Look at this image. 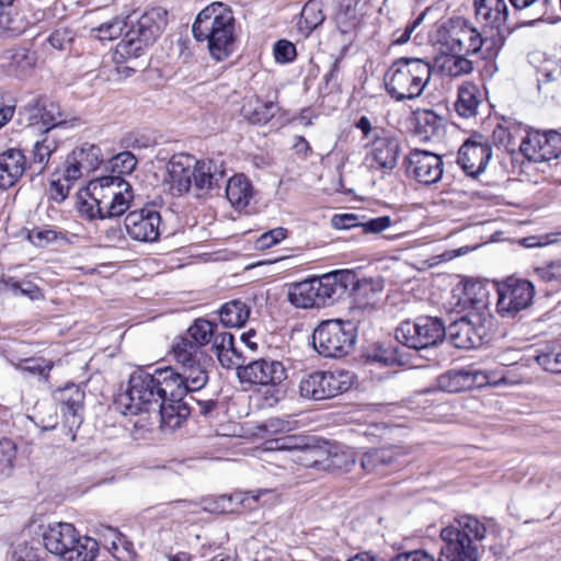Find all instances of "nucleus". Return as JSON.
Returning <instances> with one entry per match:
<instances>
[{
	"label": "nucleus",
	"mask_w": 561,
	"mask_h": 561,
	"mask_svg": "<svg viewBox=\"0 0 561 561\" xmlns=\"http://www.w3.org/2000/svg\"><path fill=\"white\" fill-rule=\"evenodd\" d=\"M390 561H435L434 557L422 549L396 554Z\"/></svg>",
	"instance_id": "nucleus-61"
},
{
	"label": "nucleus",
	"mask_w": 561,
	"mask_h": 561,
	"mask_svg": "<svg viewBox=\"0 0 561 561\" xmlns=\"http://www.w3.org/2000/svg\"><path fill=\"white\" fill-rule=\"evenodd\" d=\"M167 10L161 7L151 8L145 11L138 18L136 24H133L125 33L116 45L114 53V61L117 65L118 73L129 77L135 72L133 66H124L123 64L140 57L145 49L160 36L167 25Z\"/></svg>",
	"instance_id": "nucleus-4"
},
{
	"label": "nucleus",
	"mask_w": 561,
	"mask_h": 561,
	"mask_svg": "<svg viewBox=\"0 0 561 561\" xmlns=\"http://www.w3.org/2000/svg\"><path fill=\"white\" fill-rule=\"evenodd\" d=\"M44 547L64 561H92L99 552V543L88 536H80L72 524L54 523L43 533Z\"/></svg>",
	"instance_id": "nucleus-7"
},
{
	"label": "nucleus",
	"mask_w": 561,
	"mask_h": 561,
	"mask_svg": "<svg viewBox=\"0 0 561 561\" xmlns=\"http://www.w3.org/2000/svg\"><path fill=\"white\" fill-rule=\"evenodd\" d=\"M213 348L217 356L218 362L224 368L231 369L233 362L228 357V353L233 351L234 339L229 332H222L214 335Z\"/></svg>",
	"instance_id": "nucleus-48"
},
{
	"label": "nucleus",
	"mask_w": 561,
	"mask_h": 561,
	"mask_svg": "<svg viewBox=\"0 0 561 561\" xmlns=\"http://www.w3.org/2000/svg\"><path fill=\"white\" fill-rule=\"evenodd\" d=\"M486 527L477 517L462 515L440 531L448 551L459 550L468 561H479L481 542L485 538Z\"/></svg>",
	"instance_id": "nucleus-10"
},
{
	"label": "nucleus",
	"mask_w": 561,
	"mask_h": 561,
	"mask_svg": "<svg viewBox=\"0 0 561 561\" xmlns=\"http://www.w3.org/2000/svg\"><path fill=\"white\" fill-rule=\"evenodd\" d=\"M492 157V148L482 135H473L459 148L457 163L469 176L481 174Z\"/></svg>",
	"instance_id": "nucleus-24"
},
{
	"label": "nucleus",
	"mask_w": 561,
	"mask_h": 561,
	"mask_svg": "<svg viewBox=\"0 0 561 561\" xmlns=\"http://www.w3.org/2000/svg\"><path fill=\"white\" fill-rule=\"evenodd\" d=\"M28 170L23 150L9 148L0 152V188L13 187Z\"/></svg>",
	"instance_id": "nucleus-30"
},
{
	"label": "nucleus",
	"mask_w": 561,
	"mask_h": 561,
	"mask_svg": "<svg viewBox=\"0 0 561 561\" xmlns=\"http://www.w3.org/2000/svg\"><path fill=\"white\" fill-rule=\"evenodd\" d=\"M355 342L356 330L350 321L327 320L312 333L313 347L324 357H343L354 348Z\"/></svg>",
	"instance_id": "nucleus-11"
},
{
	"label": "nucleus",
	"mask_w": 561,
	"mask_h": 561,
	"mask_svg": "<svg viewBox=\"0 0 561 561\" xmlns=\"http://www.w3.org/2000/svg\"><path fill=\"white\" fill-rule=\"evenodd\" d=\"M268 435L287 433L293 430V422L280 417H270L260 427Z\"/></svg>",
	"instance_id": "nucleus-55"
},
{
	"label": "nucleus",
	"mask_w": 561,
	"mask_h": 561,
	"mask_svg": "<svg viewBox=\"0 0 561 561\" xmlns=\"http://www.w3.org/2000/svg\"><path fill=\"white\" fill-rule=\"evenodd\" d=\"M220 322L225 327H242L250 316V308L241 300H231L222 305L218 311Z\"/></svg>",
	"instance_id": "nucleus-40"
},
{
	"label": "nucleus",
	"mask_w": 561,
	"mask_h": 561,
	"mask_svg": "<svg viewBox=\"0 0 561 561\" xmlns=\"http://www.w3.org/2000/svg\"><path fill=\"white\" fill-rule=\"evenodd\" d=\"M161 401L160 414H157V423L162 428L174 430L179 427L190 413L184 398L190 393L186 383L176 368L165 366L153 370Z\"/></svg>",
	"instance_id": "nucleus-5"
},
{
	"label": "nucleus",
	"mask_w": 561,
	"mask_h": 561,
	"mask_svg": "<svg viewBox=\"0 0 561 561\" xmlns=\"http://www.w3.org/2000/svg\"><path fill=\"white\" fill-rule=\"evenodd\" d=\"M225 176L222 163L215 160H198V165L194 168L191 180V194L201 197L215 187L219 186V181Z\"/></svg>",
	"instance_id": "nucleus-29"
},
{
	"label": "nucleus",
	"mask_w": 561,
	"mask_h": 561,
	"mask_svg": "<svg viewBox=\"0 0 561 561\" xmlns=\"http://www.w3.org/2000/svg\"><path fill=\"white\" fill-rule=\"evenodd\" d=\"M275 443H276L275 449H278V450H293V449H297L299 451V456L297 457V460L300 461L304 465V462L299 459V457L302 456L301 451L304 449L310 448L309 446L302 447L299 444V439L297 437H295V436H285V437L278 438V439L275 440Z\"/></svg>",
	"instance_id": "nucleus-62"
},
{
	"label": "nucleus",
	"mask_w": 561,
	"mask_h": 561,
	"mask_svg": "<svg viewBox=\"0 0 561 561\" xmlns=\"http://www.w3.org/2000/svg\"><path fill=\"white\" fill-rule=\"evenodd\" d=\"M529 133L527 126L512 117H503L492 133L495 146L514 153L518 150L523 138Z\"/></svg>",
	"instance_id": "nucleus-34"
},
{
	"label": "nucleus",
	"mask_w": 561,
	"mask_h": 561,
	"mask_svg": "<svg viewBox=\"0 0 561 561\" xmlns=\"http://www.w3.org/2000/svg\"><path fill=\"white\" fill-rule=\"evenodd\" d=\"M476 18L490 34H502V27L508 19V7L505 0H473Z\"/></svg>",
	"instance_id": "nucleus-32"
},
{
	"label": "nucleus",
	"mask_w": 561,
	"mask_h": 561,
	"mask_svg": "<svg viewBox=\"0 0 561 561\" xmlns=\"http://www.w3.org/2000/svg\"><path fill=\"white\" fill-rule=\"evenodd\" d=\"M18 368L21 369L22 371H26L33 375L36 374L47 378L51 369V365L44 364L43 359L28 358L23 360L18 366Z\"/></svg>",
	"instance_id": "nucleus-57"
},
{
	"label": "nucleus",
	"mask_w": 561,
	"mask_h": 561,
	"mask_svg": "<svg viewBox=\"0 0 561 561\" xmlns=\"http://www.w3.org/2000/svg\"><path fill=\"white\" fill-rule=\"evenodd\" d=\"M325 16L322 11V3L319 0H309L302 8L300 15V27L308 33L312 32L324 21Z\"/></svg>",
	"instance_id": "nucleus-46"
},
{
	"label": "nucleus",
	"mask_w": 561,
	"mask_h": 561,
	"mask_svg": "<svg viewBox=\"0 0 561 561\" xmlns=\"http://www.w3.org/2000/svg\"><path fill=\"white\" fill-rule=\"evenodd\" d=\"M535 359L546 371L561 374V350L539 352Z\"/></svg>",
	"instance_id": "nucleus-52"
},
{
	"label": "nucleus",
	"mask_w": 561,
	"mask_h": 561,
	"mask_svg": "<svg viewBox=\"0 0 561 561\" xmlns=\"http://www.w3.org/2000/svg\"><path fill=\"white\" fill-rule=\"evenodd\" d=\"M288 301L296 308H322L341 298L335 272L289 285Z\"/></svg>",
	"instance_id": "nucleus-9"
},
{
	"label": "nucleus",
	"mask_w": 561,
	"mask_h": 561,
	"mask_svg": "<svg viewBox=\"0 0 561 561\" xmlns=\"http://www.w3.org/2000/svg\"><path fill=\"white\" fill-rule=\"evenodd\" d=\"M107 8L98 9L85 14V20L89 23V35L99 41H112L117 38L127 25L125 19L119 15L106 18Z\"/></svg>",
	"instance_id": "nucleus-31"
},
{
	"label": "nucleus",
	"mask_w": 561,
	"mask_h": 561,
	"mask_svg": "<svg viewBox=\"0 0 561 561\" xmlns=\"http://www.w3.org/2000/svg\"><path fill=\"white\" fill-rule=\"evenodd\" d=\"M446 328L443 321L434 317H419L414 321H402L396 329V340L413 350H424L443 341Z\"/></svg>",
	"instance_id": "nucleus-12"
},
{
	"label": "nucleus",
	"mask_w": 561,
	"mask_h": 561,
	"mask_svg": "<svg viewBox=\"0 0 561 561\" xmlns=\"http://www.w3.org/2000/svg\"><path fill=\"white\" fill-rule=\"evenodd\" d=\"M352 385L353 375L348 371H313L301 378L299 391L304 398L325 400L347 391Z\"/></svg>",
	"instance_id": "nucleus-13"
},
{
	"label": "nucleus",
	"mask_w": 561,
	"mask_h": 561,
	"mask_svg": "<svg viewBox=\"0 0 561 561\" xmlns=\"http://www.w3.org/2000/svg\"><path fill=\"white\" fill-rule=\"evenodd\" d=\"M332 222L339 229H350L359 226L357 224V216L354 214L335 215Z\"/></svg>",
	"instance_id": "nucleus-64"
},
{
	"label": "nucleus",
	"mask_w": 561,
	"mask_h": 561,
	"mask_svg": "<svg viewBox=\"0 0 561 561\" xmlns=\"http://www.w3.org/2000/svg\"><path fill=\"white\" fill-rule=\"evenodd\" d=\"M536 273L545 280L552 282L561 279V262H550L536 268Z\"/></svg>",
	"instance_id": "nucleus-60"
},
{
	"label": "nucleus",
	"mask_w": 561,
	"mask_h": 561,
	"mask_svg": "<svg viewBox=\"0 0 561 561\" xmlns=\"http://www.w3.org/2000/svg\"><path fill=\"white\" fill-rule=\"evenodd\" d=\"M473 55L447 53L440 68L446 76L461 77L470 75L474 69Z\"/></svg>",
	"instance_id": "nucleus-42"
},
{
	"label": "nucleus",
	"mask_w": 561,
	"mask_h": 561,
	"mask_svg": "<svg viewBox=\"0 0 561 561\" xmlns=\"http://www.w3.org/2000/svg\"><path fill=\"white\" fill-rule=\"evenodd\" d=\"M27 240L36 248H46L59 240H66L62 231L48 226L34 227L27 230Z\"/></svg>",
	"instance_id": "nucleus-45"
},
{
	"label": "nucleus",
	"mask_w": 561,
	"mask_h": 561,
	"mask_svg": "<svg viewBox=\"0 0 561 561\" xmlns=\"http://www.w3.org/2000/svg\"><path fill=\"white\" fill-rule=\"evenodd\" d=\"M112 175L93 179L80 202V213L90 220L110 219L125 214L134 199L131 185L122 176L130 174L137 159L130 151H123L110 160Z\"/></svg>",
	"instance_id": "nucleus-1"
},
{
	"label": "nucleus",
	"mask_w": 561,
	"mask_h": 561,
	"mask_svg": "<svg viewBox=\"0 0 561 561\" xmlns=\"http://www.w3.org/2000/svg\"><path fill=\"white\" fill-rule=\"evenodd\" d=\"M488 383V376L478 369H453L437 378V387L446 392H461L480 388Z\"/></svg>",
	"instance_id": "nucleus-28"
},
{
	"label": "nucleus",
	"mask_w": 561,
	"mask_h": 561,
	"mask_svg": "<svg viewBox=\"0 0 561 561\" xmlns=\"http://www.w3.org/2000/svg\"><path fill=\"white\" fill-rule=\"evenodd\" d=\"M217 324L203 319H196L187 329V336L184 339L188 340L192 346H196L197 351H202L201 347L209 344L215 335Z\"/></svg>",
	"instance_id": "nucleus-41"
},
{
	"label": "nucleus",
	"mask_w": 561,
	"mask_h": 561,
	"mask_svg": "<svg viewBox=\"0 0 561 561\" xmlns=\"http://www.w3.org/2000/svg\"><path fill=\"white\" fill-rule=\"evenodd\" d=\"M438 33L447 53L473 55L479 59L494 58L504 44L503 34L481 33L462 18L450 19L439 27Z\"/></svg>",
	"instance_id": "nucleus-3"
},
{
	"label": "nucleus",
	"mask_w": 561,
	"mask_h": 561,
	"mask_svg": "<svg viewBox=\"0 0 561 561\" xmlns=\"http://www.w3.org/2000/svg\"><path fill=\"white\" fill-rule=\"evenodd\" d=\"M236 20L229 5L213 2L196 16L192 33L197 42H207L211 58L222 61L228 58L234 46Z\"/></svg>",
	"instance_id": "nucleus-2"
},
{
	"label": "nucleus",
	"mask_w": 561,
	"mask_h": 561,
	"mask_svg": "<svg viewBox=\"0 0 561 561\" xmlns=\"http://www.w3.org/2000/svg\"><path fill=\"white\" fill-rule=\"evenodd\" d=\"M83 399L84 393L78 387L67 388L62 394L61 413L70 431L78 428L82 423Z\"/></svg>",
	"instance_id": "nucleus-35"
},
{
	"label": "nucleus",
	"mask_w": 561,
	"mask_h": 561,
	"mask_svg": "<svg viewBox=\"0 0 561 561\" xmlns=\"http://www.w3.org/2000/svg\"><path fill=\"white\" fill-rule=\"evenodd\" d=\"M335 277H337V285L341 287V298L348 293L363 306L375 304L385 288L381 277L358 279L357 275L348 270L335 271Z\"/></svg>",
	"instance_id": "nucleus-18"
},
{
	"label": "nucleus",
	"mask_w": 561,
	"mask_h": 561,
	"mask_svg": "<svg viewBox=\"0 0 561 561\" xmlns=\"http://www.w3.org/2000/svg\"><path fill=\"white\" fill-rule=\"evenodd\" d=\"M366 147H369L366 160L370 169L387 174L398 165L400 142L390 131L377 128L375 139L367 142Z\"/></svg>",
	"instance_id": "nucleus-17"
},
{
	"label": "nucleus",
	"mask_w": 561,
	"mask_h": 561,
	"mask_svg": "<svg viewBox=\"0 0 561 561\" xmlns=\"http://www.w3.org/2000/svg\"><path fill=\"white\" fill-rule=\"evenodd\" d=\"M161 398L154 373L136 369L130 374L127 389L119 396L117 404L124 415L146 413L151 422H157V414H160L164 402Z\"/></svg>",
	"instance_id": "nucleus-6"
},
{
	"label": "nucleus",
	"mask_w": 561,
	"mask_h": 561,
	"mask_svg": "<svg viewBox=\"0 0 561 561\" xmlns=\"http://www.w3.org/2000/svg\"><path fill=\"white\" fill-rule=\"evenodd\" d=\"M479 100L477 96V88L473 84L462 85L458 90V100L455 104L457 113L469 118L477 114Z\"/></svg>",
	"instance_id": "nucleus-43"
},
{
	"label": "nucleus",
	"mask_w": 561,
	"mask_h": 561,
	"mask_svg": "<svg viewBox=\"0 0 561 561\" xmlns=\"http://www.w3.org/2000/svg\"><path fill=\"white\" fill-rule=\"evenodd\" d=\"M273 53L275 60L279 64L291 62L296 58V47L287 39H279L274 44Z\"/></svg>",
	"instance_id": "nucleus-53"
},
{
	"label": "nucleus",
	"mask_w": 561,
	"mask_h": 561,
	"mask_svg": "<svg viewBox=\"0 0 561 561\" xmlns=\"http://www.w3.org/2000/svg\"><path fill=\"white\" fill-rule=\"evenodd\" d=\"M286 369L282 362L260 358L244 367H239L238 378L242 383L259 386H278L286 379Z\"/></svg>",
	"instance_id": "nucleus-21"
},
{
	"label": "nucleus",
	"mask_w": 561,
	"mask_h": 561,
	"mask_svg": "<svg viewBox=\"0 0 561 561\" xmlns=\"http://www.w3.org/2000/svg\"><path fill=\"white\" fill-rule=\"evenodd\" d=\"M278 111V104L272 101L265 103L257 102L253 108L250 105H244L242 108L244 117L252 124H266Z\"/></svg>",
	"instance_id": "nucleus-44"
},
{
	"label": "nucleus",
	"mask_w": 561,
	"mask_h": 561,
	"mask_svg": "<svg viewBox=\"0 0 561 561\" xmlns=\"http://www.w3.org/2000/svg\"><path fill=\"white\" fill-rule=\"evenodd\" d=\"M100 534L104 537L105 541L111 545V549L113 550H117L119 546L128 543L123 534L116 528L101 526Z\"/></svg>",
	"instance_id": "nucleus-58"
},
{
	"label": "nucleus",
	"mask_w": 561,
	"mask_h": 561,
	"mask_svg": "<svg viewBox=\"0 0 561 561\" xmlns=\"http://www.w3.org/2000/svg\"><path fill=\"white\" fill-rule=\"evenodd\" d=\"M16 456L15 444L8 438L0 440V476H9Z\"/></svg>",
	"instance_id": "nucleus-50"
},
{
	"label": "nucleus",
	"mask_w": 561,
	"mask_h": 561,
	"mask_svg": "<svg viewBox=\"0 0 561 561\" xmlns=\"http://www.w3.org/2000/svg\"><path fill=\"white\" fill-rule=\"evenodd\" d=\"M76 181H68L64 180L62 178V167L57 169L53 173V178L50 181V187H49V197L56 203L64 202Z\"/></svg>",
	"instance_id": "nucleus-49"
},
{
	"label": "nucleus",
	"mask_w": 561,
	"mask_h": 561,
	"mask_svg": "<svg viewBox=\"0 0 561 561\" xmlns=\"http://www.w3.org/2000/svg\"><path fill=\"white\" fill-rule=\"evenodd\" d=\"M27 126H38L46 133L65 123L60 106L46 98H36L25 104L19 112Z\"/></svg>",
	"instance_id": "nucleus-23"
},
{
	"label": "nucleus",
	"mask_w": 561,
	"mask_h": 561,
	"mask_svg": "<svg viewBox=\"0 0 561 561\" xmlns=\"http://www.w3.org/2000/svg\"><path fill=\"white\" fill-rule=\"evenodd\" d=\"M403 453L399 447L371 448L360 457V466L367 472H374L387 468L397 462Z\"/></svg>",
	"instance_id": "nucleus-37"
},
{
	"label": "nucleus",
	"mask_w": 561,
	"mask_h": 561,
	"mask_svg": "<svg viewBox=\"0 0 561 561\" xmlns=\"http://www.w3.org/2000/svg\"><path fill=\"white\" fill-rule=\"evenodd\" d=\"M492 325L493 320L465 313L446 328L445 335L458 348H478L489 342Z\"/></svg>",
	"instance_id": "nucleus-14"
},
{
	"label": "nucleus",
	"mask_w": 561,
	"mask_h": 561,
	"mask_svg": "<svg viewBox=\"0 0 561 561\" xmlns=\"http://www.w3.org/2000/svg\"><path fill=\"white\" fill-rule=\"evenodd\" d=\"M103 162V153L99 146L83 144L66 158L62 164V178L68 181H77L89 175Z\"/></svg>",
	"instance_id": "nucleus-22"
},
{
	"label": "nucleus",
	"mask_w": 561,
	"mask_h": 561,
	"mask_svg": "<svg viewBox=\"0 0 561 561\" xmlns=\"http://www.w3.org/2000/svg\"><path fill=\"white\" fill-rule=\"evenodd\" d=\"M57 149V141L49 136H45L42 140H37L34 144L31 150L30 162H27V168L32 175H41L46 171L48 162Z\"/></svg>",
	"instance_id": "nucleus-38"
},
{
	"label": "nucleus",
	"mask_w": 561,
	"mask_h": 561,
	"mask_svg": "<svg viewBox=\"0 0 561 561\" xmlns=\"http://www.w3.org/2000/svg\"><path fill=\"white\" fill-rule=\"evenodd\" d=\"M226 196L234 208H245L253 196L250 181L243 174L233 175L227 182Z\"/></svg>",
	"instance_id": "nucleus-39"
},
{
	"label": "nucleus",
	"mask_w": 561,
	"mask_h": 561,
	"mask_svg": "<svg viewBox=\"0 0 561 561\" xmlns=\"http://www.w3.org/2000/svg\"><path fill=\"white\" fill-rule=\"evenodd\" d=\"M442 158L426 150H413L407 157V173L419 183L431 185L443 176Z\"/></svg>",
	"instance_id": "nucleus-25"
},
{
	"label": "nucleus",
	"mask_w": 561,
	"mask_h": 561,
	"mask_svg": "<svg viewBox=\"0 0 561 561\" xmlns=\"http://www.w3.org/2000/svg\"><path fill=\"white\" fill-rule=\"evenodd\" d=\"M534 296L535 288L530 282L507 278L497 286V312L504 318H514L531 305Z\"/></svg>",
	"instance_id": "nucleus-16"
},
{
	"label": "nucleus",
	"mask_w": 561,
	"mask_h": 561,
	"mask_svg": "<svg viewBox=\"0 0 561 561\" xmlns=\"http://www.w3.org/2000/svg\"><path fill=\"white\" fill-rule=\"evenodd\" d=\"M432 69L421 58H399L385 76L387 92L397 101L420 96L431 80Z\"/></svg>",
	"instance_id": "nucleus-8"
},
{
	"label": "nucleus",
	"mask_w": 561,
	"mask_h": 561,
	"mask_svg": "<svg viewBox=\"0 0 561 561\" xmlns=\"http://www.w3.org/2000/svg\"><path fill=\"white\" fill-rule=\"evenodd\" d=\"M392 220L389 216H381L360 224L365 233H379L389 228Z\"/></svg>",
	"instance_id": "nucleus-59"
},
{
	"label": "nucleus",
	"mask_w": 561,
	"mask_h": 561,
	"mask_svg": "<svg viewBox=\"0 0 561 561\" xmlns=\"http://www.w3.org/2000/svg\"><path fill=\"white\" fill-rule=\"evenodd\" d=\"M4 286L15 296H26L32 300L42 297L41 289L31 282H18L10 277L4 280Z\"/></svg>",
	"instance_id": "nucleus-51"
},
{
	"label": "nucleus",
	"mask_w": 561,
	"mask_h": 561,
	"mask_svg": "<svg viewBox=\"0 0 561 561\" xmlns=\"http://www.w3.org/2000/svg\"><path fill=\"white\" fill-rule=\"evenodd\" d=\"M286 233H287V230L282 227L272 229V230L263 233L256 240V248L260 250L272 248L275 244L279 243L282 240H284L286 238Z\"/></svg>",
	"instance_id": "nucleus-56"
},
{
	"label": "nucleus",
	"mask_w": 561,
	"mask_h": 561,
	"mask_svg": "<svg viewBox=\"0 0 561 561\" xmlns=\"http://www.w3.org/2000/svg\"><path fill=\"white\" fill-rule=\"evenodd\" d=\"M125 229L128 236L138 241L153 242L160 236L161 216L150 208L130 211L125 217Z\"/></svg>",
	"instance_id": "nucleus-26"
},
{
	"label": "nucleus",
	"mask_w": 561,
	"mask_h": 561,
	"mask_svg": "<svg viewBox=\"0 0 561 561\" xmlns=\"http://www.w3.org/2000/svg\"><path fill=\"white\" fill-rule=\"evenodd\" d=\"M173 357L179 365V373L190 392L203 389L208 382V373L201 359L203 351H197L187 339H180L172 346Z\"/></svg>",
	"instance_id": "nucleus-15"
},
{
	"label": "nucleus",
	"mask_w": 561,
	"mask_h": 561,
	"mask_svg": "<svg viewBox=\"0 0 561 561\" xmlns=\"http://www.w3.org/2000/svg\"><path fill=\"white\" fill-rule=\"evenodd\" d=\"M198 165V160L191 154H174L168 163V173L171 182V188L178 194H190L193 170Z\"/></svg>",
	"instance_id": "nucleus-33"
},
{
	"label": "nucleus",
	"mask_w": 561,
	"mask_h": 561,
	"mask_svg": "<svg viewBox=\"0 0 561 561\" xmlns=\"http://www.w3.org/2000/svg\"><path fill=\"white\" fill-rule=\"evenodd\" d=\"M265 496L273 497V490L259 489L248 492L239 491L230 495H222L220 497V502L222 503L220 510L222 512H233L238 510V507L244 510H254L257 506L260 500Z\"/></svg>",
	"instance_id": "nucleus-36"
},
{
	"label": "nucleus",
	"mask_w": 561,
	"mask_h": 561,
	"mask_svg": "<svg viewBox=\"0 0 561 561\" xmlns=\"http://www.w3.org/2000/svg\"><path fill=\"white\" fill-rule=\"evenodd\" d=\"M11 561H45L36 551L27 546H18L11 556Z\"/></svg>",
	"instance_id": "nucleus-63"
},
{
	"label": "nucleus",
	"mask_w": 561,
	"mask_h": 561,
	"mask_svg": "<svg viewBox=\"0 0 561 561\" xmlns=\"http://www.w3.org/2000/svg\"><path fill=\"white\" fill-rule=\"evenodd\" d=\"M538 79V91L545 98L561 99V76L556 75V68H543Z\"/></svg>",
	"instance_id": "nucleus-47"
},
{
	"label": "nucleus",
	"mask_w": 561,
	"mask_h": 561,
	"mask_svg": "<svg viewBox=\"0 0 561 561\" xmlns=\"http://www.w3.org/2000/svg\"><path fill=\"white\" fill-rule=\"evenodd\" d=\"M299 459L307 467L325 470H350L356 463V454L352 448L336 446L328 453L319 448H306Z\"/></svg>",
	"instance_id": "nucleus-20"
},
{
	"label": "nucleus",
	"mask_w": 561,
	"mask_h": 561,
	"mask_svg": "<svg viewBox=\"0 0 561 561\" xmlns=\"http://www.w3.org/2000/svg\"><path fill=\"white\" fill-rule=\"evenodd\" d=\"M518 151L534 162L556 159L561 154V134L556 130L529 131L519 144Z\"/></svg>",
	"instance_id": "nucleus-19"
},
{
	"label": "nucleus",
	"mask_w": 561,
	"mask_h": 561,
	"mask_svg": "<svg viewBox=\"0 0 561 561\" xmlns=\"http://www.w3.org/2000/svg\"><path fill=\"white\" fill-rule=\"evenodd\" d=\"M416 123L420 127V133L425 134V137L434 135L438 128V116L433 111H422L416 114Z\"/></svg>",
	"instance_id": "nucleus-54"
},
{
	"label": "nucleus",
	"mask_w": 561,
	"mask_h": 561,
	"mask_svg": "<svg viewBox=\"0 0 561 561\" xmlns=\"http://www.w3.org/2000/svg\"><path fill=\"white\" fill-rule=\"evenodd\" d=\"M455 308L458 313L478 314L486 320H493L489 311V291L485 285L478 280L465 283L457 296Z\"/></svg>",
	"instance_id": "nucleus-27"
}]
</instances>
